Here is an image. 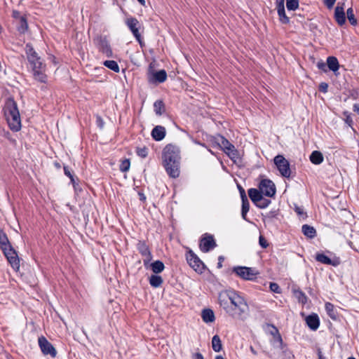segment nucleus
Here are the masks:
<instances>
[{
  "label": "nucleus",
  "instance_id": "obj_60",
  "mask_svg": "<svg viewBox=\"0 0 359 359\" xmlns=\"http://www.w3.org/2000/svg\"><path fill=\"white\" fill-rule=\"evenodd\" d=\"M215 359H225L222 355H217L215 357Z\"/></svg>",
  "mask_w": 359,
  "mask_h": 359
},
{
  "label": "nucleus",
  "instance_id": "obj_42",
  "mask_svg": "<svg viewBox=\"0 0 359 359\" xmlns=\"http://www.w3.org/2000/svg\"><path fill=\"white\" fill-rule=\"evenodd\" d=\"M9 243H10L6 235L1 230H0V245L4 246Z\"/></svg>",
  "mask_w": 359,
  "mask_h": 359
},
{
  "label": "nucleus",
  "instance_id": "obj_16",
  "mask_svg": "<svg viewBox=\"0 0 359 359\" xmlns=\"http://www.w3.org/2000/svg\"><path fill=\"white\" fill-rule=\"evenodd\" d=\"M151 135L156 141L162 140L165 135V128L161 126H156L151 131Z\"/></svg>",
  "mask_w": 359,
  "mask_h": 359
},
{
  "label": "nucleus",
  "instance_id": "obj_41",
  "mask_svg": "<svg viewBox=\"0 0 359 359\" xmlns=\"http://www.w3.org/2000/svg\"><path fill=\"white\" fill-rule=\"evenodd\" d=\"M28 25L25 19L22 17L20 20V25L18 27L19 32L24 33L27 29Z\"/></svg>",
  "mask_w": 359,
  "mask_h": 359
},
{
  "label": "nucleus",
  "instance_id": "obj_19",
  "mask_svg": "<svg viewBox=\"0 0 359 359\" xmlns=\"http://www.w3.org/2000/svg\"><path fill=\"white\" fill-rule=\"evenodd\" d=\"M216 245L213 236L205 233L201 240L200 247H214Z\"/></svg>",
  "mask_w": 359,
  "mask_h": 359
},
{
  "label": "nucleus",
  "instance_id": "obj_7",
  "mask_svg": "<svg viewBox=\"0 0 359 359\" xmlns=\"http://www.w3.org/2000/svg\"><path fill=\"white\" fill-rule=\"evenodd\" d=\"M2 252L14 271L20 269V257L15 248H1Z\"/></svg>",
  "mask_w": 359,
  "mask_h": 359
},
{
  "label": "nucleus",
  "instance_id": "obj_44",
  "mask_svg": "<svg viewBox=\"0 0 359 359\" xmlns=\"http://www.w3.org/2000/svg\"><path fill=\"white\" fill-rule=\"evenodd\" d=\"M270 290L277 294L281 293V289L280 286L276 283H270L269 285Z\"/></svg>",
  "mask_w": 359,
  "mask_h": 359
},
{
  "label": "nucleus",
  "instance_id": "obj_39",
  "mask_svg": "<svg viewBox=\"0 0 359 359\" xmlns=\"http://www.w3.org/2000/svg\"><path fill=\"white\" fill-rule=\"evenodd\" d=\"M271 201L269 200L264 198L262 196L255 205L259 208H265L269 205Z\"/></svg>",
  "mask_w": 359,
  "mask_h": 359
},
{
  "label": "nucleus",
  "instance_id": "obj_57",
  "mask_svg": "<svg viewBox=\"0 0 359 359\" xmlns=\"http://www.w3.org/2000/svg\"><path fill=\"white\" fill-rule=\"evenodd\" d=\"M203 252H208L212 248H201Z\"/></svg>",
  "mask_w": 359,
  "mask_h": 359
},
{
  "label": "nucleus",
  "instance_id": "obj_49",
  "mask_svg": "<svg viewBox=\"0 0 359 359\" xmlns=\"http://www.w3.org/2000/svg\"><path fill=\"white\" fill-rule=\"evenodd\" d=\"M97 124L100 128H102L104 126V121L100 116L97 117Z\"/></svg>",
  "mask_w": 359,
  "mask_h": 359
},
{
  "label": "nucleus",
  "instance_id": "obj_28",
  "mask_svg": "<svg viewBox=\"0 0 359 359\" xmlns=\"http://www.w3.org/2000/svg\"><path fill=\"white\" fill-rule=\"evenodd\" d=\"M212 347L215 352H219L222 348V341L217 334L212 338Z\"/></svg>",
  "mask_w": 359,
  "mask_h": 359
},
{
  "label": "nucleus",
  "instance_id": "obj_17",
  "mask_svg": "<svg viewBox=\"0 0 359 359\" xmlns=\"http://www.w3.org/2000/svg\"><path fill=\"white\" fill-rule=\"evenodd\" d=\"M167 79V74L165 70H160L155 72L152 74L151 77L149 79L150 81H156L158 83H163Z\"/></svg>",
  "mask_w": 359,
  "mask_h": 359
},
{
  "label": "nucleus",
  "instance_id": "obj_9",
  "mask_svg": "<svg viewBox=\"0 0 359 359\" xmlns=\"http://www.w3.org/2000/svg\"><path fill=\"white\" fill-rule=\"evenodd\" d=\"M38 342L43 354L50 355L53 358L56 357L57 351L55 348L45 337L41 336L39 337Z\"/></svg>",
  "mask_w": 359,
  "mask_h": 359
},
{
  "label": "nucleus",
  "instance_id": "obj_3",
  "mask_svg": "<svg viewBox=\"0 0 359 359\" xmlns=\"http://www.w3.org/2000/svg\"><path fill=\"white\" fill-rule=\"evenodd\" d=\"M26 53L32 68L35 79L41 82H46V65L43 64L41 57L38 56L33 47L29 44L26 46Z\"/></svg>",
  "mask_w": 359,
  "mask_h": 359
},
{
  "label": "nucleus",
  "instance_id": "obj_56",
  "mask_svg": "<svg viewBox=\"0 0 359 359\" xmlns=\"http://www.w3.org/2000/svg\"><path fill=\"white\" fill-rule=\"evenodd\" d=\"M250 349L253 355H257V352L255 350V348L252 346H250Z\"/></svg>",
  "mask_w": 359,
  "mask_h": 359
},
{
  "label": "nucleus",
  "instance_id": "obj_62",
  "mask_svg": "<svg viewBox=\"0 0 359 359\" xmlns=\"http://www.w3.org/2000/svg\"><path fill=\"white\" fill-rule=\"evenodd\" d=\"M273 331L271 332V334L274 337L275 330L273 328Z\"/></svg>",
  "mask_w": 359,
  "mask_h": 359
},
{
  "label": "nucleus",
  "instance_id": "obj_6",
  "mask_svg": "<svg viewBox=\"0 0 359 359\" xmlns=\"http://www.w3.org/2000/svg\"><path fill=\"white\" fill-rule=\"evenodd\" d=\"M187 263L196 272L203 273L205 269V266L200 258L189 249L186 254Z\"/></svg>",
  "mask_w": 359,
  "mask_h": 359
},
{
  "label": "nucleus",
  "instance_id": "obj_11",
  "mask_svg": "<svg viewBox=\"0 0 359 359\" xmlns=\"http://www.w3.org/2000/svg\"><path fill=\"white\" fill-rule=\"evenodd\" d=\"M315 259L322 264L333 266H337L341 264V259L339 257L334 256L332 258H330L323 252L316 253Z\"/></svg>",
  "mask_w": 359,
  "mask_h": 359
},
{
  "label": "nucleus",
  "instance_id": "obj_23",
  "mask_svg": "<svg viewBox=\"0 0 359 359\" xmlns=\"http://www.w3.org/2000/svg\"><path fill=\"white\" fill-rule=\"evenodd\" d=\"M150 268L154 273L158 274L164 270L165 265L163 262L156 260L150 264Z\"/></svg>",
  "mask_w": 359,
  "mask_h": 359
},
{
  "label": "nucleus",
  "instance_id": "obj_30",
  "mask_svg": "<svg viewBox=\"0 0 359 359\" xmlns=\"http://www.w3.org/2000/svg\"><path fill=\"white\" fill-rule=\"evenodd\" d=\"M104 65L115 72H119L118 65L114 60H106L104 62Z\"/></svg>",
  "mask_w": 359,
  "mask_h": 359
},
{
  "label": "nucleus",
  "instance_id": "obj_1",
  "mask_svg": "<svg viewBox=\"0 0 359 359\" xmlns=\"http://www.w3.org/2000/svg\"><path fill=\"white\" fill-rule=\"evenodd\" d=\"M218 302L226 313L235 319H243L248 310L244 297L233 290L221 291L218 294Z\"/></svg>",
  "mask_w": 359,
  "mask_h": 359
},
{
  "label": "nucleus",
  "instance_id": "obj_25",
  "mask_svg": "<svg viewBox=\"0 0 359 359\" xmlns=\"http://www.w3.org/2000/svg\"><path fill=\"white\" fill-rule=\"evenodd\" d=\"M327 65L329 69L334 72H337L339 69V65L338 60L335 57H328L327 59Z\"/></svg>",
  "mask_w": 359,
  "mask_h": 359
},
{
  "label": "nucleus",
  "instance_id": "obj_5",
  "mask_svg": "<svg viewBox=\"0 0 359 359\" xmlns=\"http://www.w3.org/2000/svg\"><path fill=\"white\" fill-rule=\"evenodd\" d=\"M232 272L238 277L247 280H252L256 278L259 272L253 268L237 266L232 269Z\"/></svg>",
  "mask_w": 359,
  "mask_h": 359
},
{
  "label": "nucleus",
  "instance_id": "obj_13",
  "mask_svg": "<svg viewBox=\"0 0 359 359\" xmlns=\"http://www.w3.org/2000/svg\"><path fill=\"white\" fill-rule=\"evenodd\" d=\"M276 8L277 10L280 21L283 24H287L290 22V19L285 14V0H276Z\"/></svg>",
  "mask_w": 359,
  "mask_h": 359
},
{
  "label": "nucleus",
  "instance_id": "obj_10",
  "mask_svg": "<svg viewBox=\"0 0 359 359\" xmlns=\"http://www.w3.org/2000/svg\"><path fill=\"white\" fill-rule=\"evenodd\" d=\"M261 193L266 196L272 197L276 194V187L273 182L269 180H263L259 186Z\"/></svg>",
  "mask_w": 359,
  "mask_h": 359
},
{
  "label": "nucleus",
  "instance_id": "obj_33",
  "mask_svg": "<svg viewBox=\"0 0 359 359\" xmlns=\"http://www.w3.org/2000/svg\"><path fill=\"white\" fill-rule=\"evenodd\" d=\"M272 327L275 330V334H274V337H273L274 343L278 344V346L280 348H283V341L281 335L280 334L279 331L276 327H275L274 325H272Z\"/></svg>",
  "mask_w": 359,
  "mask_h": 359
},
{
  "label": "nucleus",
  "instance_id": "obj_22",
  "mask_svg": "<svg viewBox=\"0 0 359 359\" xmlns=\"http://www.w3.org/2000/svg\"><path fill=\"white\" fill-rule=\"evenodd\" d=\"M325 307L329 317L333 320H337L338 315L337 311L334 309V305L330 302H327L325 303Z\"/></svg>",
  "mask_w": 359,
  "mask_h": 359
},
{
  "label": "nucleus",
  "instance_id": "obj_29",
  "mask_svg": "<svg viewBox=\"0 0 359 359\" xmlns=\"http://www.w3.org/2000/svg\"><path fill=\"white\" fill-rule=\"evenodd\" d=\"M303 233L309 238H313L316 236V229L309 225L304 224L302 226Z\"/></svg>",
  "mask_w": 359,
  "mask_h": 359
},
{
  "label": "nucleus",
  "instance_id": "obj_52",
  "mask_svg": "<svg viewBox=\"0 0 359 359\" xmlns=\"http://www.w3.org/2000/svg\"><path fill=\"white\" fill-rule=\"evenodd\" d=\"M295 211L299 215H303L304 214L303 210L299 207H296Z\"/></svg>",
  "mask_w": 359,
  "mask_h": 359
},
{
  "label": "nucleus",
  "instance_id": "obj_2",
  "mask_svg": "<svg viewBox=\"0 0 359 359\" xmlns=\"http://www.w3.org/2000/svg\"><path fill=\"white\" fill-rule=\"evenodd\" d=\"M180 149L172 144L166 145L163 150V163L168 174L173 177L180 175Z\"/></svg>",
  "mask_w": 359,
  "mask_h": 359
},
{
  "label": "nucleus",
  "instance_id": "obj_64",
  "mask_svg": "<svg viewBox=\"0 0 359 359\" xmlns=\"http://www.w3.org/2000/svg\"><path fill=\"white\" fill-rule=\"evenodd\" d=\"M141 199L144 200V199H145V197L142 195V196H141Z\"/></svg>",
  "mask_w": 359,
  "mask_h": 359
},
{
  "label": "nucleus",
  "instance_id": "obj_14",
  "mask_svg": "<svg viewBox=\"0 0 359 359\" xmlns=\"http://www.w3.org/2000/svg\"><path fill=\"white\" fill-rule=\"evenodd\" d=\"M334 18L339 25L341 26L346 22V15L344 13V3H338L334 11Z\"/></svg>",
  "mask_w": 359,
  "mask_h": 359
},
{
  "label": "nucleus",
  "instance_id": "obj_46",
  "mask_svg": "<svg viewBox=\"0 0 359 359\" xmlns=\"http://www.w3.org/2000/svg\"><path fill=\"white\" fill-rule=\"evenodd\" d=\"M64 172H65V174L70 178L72 182L74 183V178L73 175L71 174V172L69 170L67 167H66V166L64 167Z\"/></svg>",
  "mask_w": 359,
  "mask_h": 359
},
{
  "label": "nucleus",
  "instance_id": "obj_45",
  "mask_svg": "<svg viewBox=\"0 0 359 359\" xmlns=\"http://www.w3.org/2000/svg\"><path fill=\"white\" fill-rule=\"evenodd\" d=\"M336 0H323V3L328 8H332Z\"/></svg>",
  "mask_w": 359,
  "mask_h": 359
},
{
  "label": "nucleus",
  "instance_id": "obj_58",
  "mask_svg": "<svg viewBox=\"0 0 359 359\" xmlns=\"http://www.w3.org/2000/svg\"><path fill=\"white\" fill-rule=\"evenodd\" d=\"M354 111H357L359 114V105H354Z\"/></svg>",
  "mask_w": 359,
  "mask_h": 359
},
{
  "label": "nucleus",
  "instance_id": "obj_27",
  "mask_svg": "<svg viewBox=\"0 0 359 359\" xmlns=\"http://www.w3.org/2000/svg\"><path fill=\"white\" fill-rule=\"evenodd\" d=\"M248 195L252 201L255 204H256L262 197V194L261 193V191H258L256 189H250L248 190Z\"/></svg>",
  "mask_w": 359,
  "mask_h": 359
},
{
  "label": "nucleus",
  "instance_id": "obj_35",
  "mask_svg": "<svg viewBox=\"0 0 359 359\" xmlns=\"http://www.w3.org/2000/svg\"><path fill=\"white\" fill-rule=\"evenodd\" d=\"M224 151L228 154V156L234 159L237 158V151L235 149V147L231 143L230 146L228 147Z\"/></svg>",
  "mask_w": 359,
  "mask_h": 359
},
{
  "label": "nucleus",
  "instance_id": "obj_51",
  "mask_svg": "<svg viewBox=\"0 0 359 359\" xmlns=\"http://www.w3.org/2000/svg\"><path fill=\"white\" fill-rule=\"evenodd\" d=\"M192 359H204V358L201 353H196L193 355Z\"/></svg>",
  "mask_w": 359,
  "mask_h": 359
},
{
  "label": "nucleus",
  "instance_id": "obj_36",
  "mask_svg": "<svg viewBox=\"0 0 359 359\" xmlns=\"http://www.w3.org/2000/svg\"><path fill=\"white\" fill-rule=\"evenodd\" d=\"M286 6L289 11H294L299 6L298 0H286Z\"/></svg>",
  "mask_w": 359,
  "mask_h": 359
},
{
  "label": "nucleus",
  "instance_id": "obj_15",
  "mask_svg": "<svg viewBox=\"0 0 359 359\" xmlns=\"http://www.w3.org/2000/svg\"><path fill=\"white\" fill-rule=\"evenodd\" d=\"M306 323L311 330H316L320 326V319L316 313L309 315L306 318Z\"/></svg>",
  "mask_w": 359,
  "mask_h": 359
},
{
  "label": "nucleus",
  "instance_id": "obj_32",
  "mask_svg": "<svg viewBox=\"0 0 359 359\" xmlns=\"http://www.w3.org/2000/svg\"><path fill=\"white\" fill-rule=\"evenodd\" d=\"M347 18L349 20L350 23L352 25H356L358 24V20L355 17L353 9L352 8H349L346 11Z\"/></svg>",
  "mask_w": 359,
  "mask_h": 359
},
{
  "label": "nucleus",
  "instance_id": "obj_26",
  "mask_svg": "<svg viewBox=\"0 0 359 359\" xmlns=\"http://www.w3.org/2000/svg\"><path fill=\"white\" fill-rule=\"evenodd\" d=\"M100 50L107 57H110L112 56V50L107 41H105V40L101 41V43L100 45Z\"/></svg>",
  "mask_w": 359,
  "mask_h": 359
},
{
  "label": "nucleus",
  "instance_id": "obj_8",
  "mask_svg": "<svg viewBox=\"0 0 359 359\" xmlns=\"http://www.w3.org/2000/svg\"><path fill=\"white\" fill-rule=\"evenodd\" d=\"M274 163L280 175L285 177H289L291 174L290 163L283 156L278 155L274 158Z\"/></svg>",
  "mask_w": 359,
  "mask_h": 359
},
{
  "label": "nucleus",
  "instance_id": "obj_50",
  "mask_svg": "<svg viewBox=\"0 0 359 359\" xmlns=\"http://www.w3.org/2000/svg\"><path fill=\"white\" fill-rule=\"evenodd\" d=\"M317 67L320 69H322L323 71H326V65L323 62H318L317 64Z\"/></svg>",
  "mask_w": 359,
  "mask_h": 359
},
{
  "label": "nucleus",
  "instance_id": "obj_18",
  "mask_svg": "<svg viewBox=\"0 0 359 359\" xmlns=\"http://www.w3.org/2000/svg\"><path fill=\"white\" fill-rule=\"evenodd\" d=\"M201 317L203 320L206 323H212L215 320V313L210 309H204L202 311Z\"/></svg>",
  "mask_w": 359,
  "mask_h": 359
},
{
  "label": "nucleus",
  "instance_id": "obj_55",
  "mask_svg": "<svg viewBox=\"0 0 359 359\" xmlns=\"http://www.w3.org/2000/svg\"><path fill=\"white\" fill-rule=\"evenodd\" d=\"M318 359H325V357L323 355V353L320 349L318 351Z\"/></svg>",
  "mask_w": 359,
  "mask_h": 359
},
{
  "label": "nucleus",
  "instance_id": "obj_59",
  "mask_svg": "<svg viewBox=\"0 0 359 359\" xmlns=\"http://www.w3.org/2000/svg\"><path fill=\"white\" fill-rule=\"evenodd\" d=\"M139 1V3L142 5V6H144L145 5V1L144 0H137Z\"/></svg>",
  "mask_w": 359,
  "mask_h": 359
},
{
  "label": "nucleus",
  "instance_id": "obj_40",
  "mask_svg": "<svg viewBox=\"0 0 359 359\" xmlns=\"http://www.w3.org/2000/svg\"><path fill=\"white\" fill-rule=\"evenodd\" d=\"M218 141L219 145L224 151L231 144V143L223 137H221Z\"/></svg>",
  "mask_w": 359,
  "mask_h": 359
},
{
  "label": "nucleus",
  "instance_id": "obj_34",
  "mask_svg": "<svg viewBox=\"0 0 359 359\" xmlns=\"http://www.w3.org/2000/svg\"><path fill=\"white\" fill-rule=\"evenodd\" d=\"M154 107V111L157 115H161L164 111V104L162 101L157 100L155 102Z\"/></svg>",
  "mask_w": 359,
  "mask_h": 359
},
{
  "label": "nucleus",
  "instance_id": "obj_31",
  "mask_svg": "<svg viewBox=\"0 0 359 359\" xmlns=\"http://www.w3.org/2000/svg\"><path fill=\"white\" fill-rule=\"evenodd\" d=\"M294 295L296 298L298 299L299 302L302 304H306L307 302V297L302 290H295Z\"/></svg>",
  "mask_w": 359,
  "mask_h": 359
},
{
  "label": "nucleus",
  "instance_id": "obj_43",
  "mask_svg": "<svg viewBox=\"0 0 359 359\" xmlns=\"http://www.w3.org/2000/svg\"><path fill=\"white\" fill-rule=\"evenodd\" d=\"M137 154L139 156L142 158H145L148 155V149L145 147L142 148H137Z\"/></svg>",
  "mask_w": 359,
  "mask_h": 359
},
{
  "label": "nucleus",
  "instance_id": "obj_53",
  "mask_svg": "<svg viewBox=\"0 0 359 359\" xmlns=\"http://www.w3.org/2000/svg\"><path fill=\"white\" fill-rule=\"evenodd\" d=\"M346 122L349 126H351V124H352V123H353V121H352L351 118L349 116H346Z\"/></svg>",
  "mask_w": 359,
  "mask_h": 359
},
{
  "label": "nucleus",
  "instance_id": "obj_47",
  "mask_svg": "<svg viewBox=\"0 0 359 359\" xmlns=\"http://www.w3.org/2000/svg\"><path fill=\"white\" fill-rule=\"evenodd\" d=\"M328 85L326 83H321L319 86V90L323 93H326L327 91Z\"/></svg>",
  "mask_w": 359,
  "mask_h": 359
},
{
  "label": "nucleus",
  "instance_id": "obj_20",
  "mask_svg": "<svg viewBox=\"0 0 359 359\" xmlns=\"http://www.w3.org/2000/svg\"><path fill=\"white\" fill-rule=\"evenodd\" d=\"M149 284L154 288H158L163 283V279L161 276L158 274H152L149 278Z\"/></svg>",
  "mask_w": 359,
  "mask_h": 359
},
{
  "label": "nucleus",
  "instance_id": "obj_12",
  "mask_svg": "<svg viewBox=\"0 0 359 359\" xmlns=\"http://www.w3.org/2000/svg\"><path fill=\"white\" fill-rule=\"evenodd\" d=\"M126 23L129 27L130 30L133 34L134 36L136 39L141 43V35L139 32V29L140 27V24L139 21L134 18H127L126 20Z\"/></svg>",
  "mask_w": 359,
  "mask_h": 359
},
{
  "label": "nucleus",
  "instance_id": "obj_21",
  "mask_svg": "<svg viewBox=\"0 0 359 359\" xmlns=\"http://www.w3.org/2000/svg\"><path fill=\"white\" fill-rule=\"evenodd\" d=\"M310 161L315 165H319L323 163L324 157L323 154L319 151H313L310 155Z\"/></svg>",
  "mask_w": 359,
  "mask_h": 359
},
{
  "label": "nucleus",
  "instance_id": "obj_37",
  "mask_svg": "<svg viewBox=\"0 0 359 359\" xmlns=\"http://www.w3.org/2000/svg\"><path fill=\"white\" fill-rule=\"evenodd\" d=\"M130 162L128 159L126 158L121 161L120 164V170L121 172H127L129 170Z\"/></svg>",
  "mask_w": 359,
  "mask_h": 359
},
{
  "label": "nucleus",
  "instance_id": "obj_4",
  "mask_svg": "<svg viewBox=\"0 0 359 359\" xmlns=\"http://www.w3.org/2000/svg\"><path fill=\"white\" fill-rule=\"evenodd\" d=\"M4 112L10 128L14 131L20 130L21 128L20 113L17 104L13 100L9 99L6 102Z\"/></svg>",
  "mask_w": 359,
  "mask_h": 359
},
{
  "label": "nucleus",
  "instance_id": "obj_24",
  "mask_svg": "<svg viewBox=\"0 0 359 359\" xmlns=\"http://www.w3.org/2000/svg\"><path fill=\"white\" fill-rule=\"evenodd\" d=\"M140 253L144 257L143 263L144 266H147V265L150 263L152 259V255L149 250V248H140Z\"/></svg>",
  "mask_w": 359,
  "mask_h": 359
},
{
  "label": "nucleus",
  "instance_id": "obj_63",
  "mask_svg": "<svg viewBox=\"0 0 359 359\" xmlns=\"http://www.w3.org/2000/svg\"><path fill=\"white\" fill-rule=\"evenodd\" d=\"M347 359H355L354 357H349Z\"/></svg>",
  "mask_w": 359,
  "mask_h": 359
},
{
  "label": "nucleus",
  "instance_id": "obj_38",
  "mask_svg": "<svg viewBox=\"0 0 359 359\" xmlns=\"http://www.w3.org/2000/svg\"><path fill=\"white\" fill-rule=\"evenodd\" d=\"M250 204L248 200L242 201V217L245 219V215L249 211Z\"/></svg>",
  "mask_w": 359,
  "mask_h": 359
},
{
  "label": "nucleus",
  "instance_id": "obj_54",
  "mask_svg": "<svg viewBox=\"0 0 359 359\" xmlns=\"http://www.w3.org/2000/svg\"><path fill=\"white\" fill-rule=\"evenodd\" d=\"M241 196L242 201L248 200L244 190H243V192L241 193Z\"/></svg>",
  "mask_w": 359,
  "mask_h": 359
},
{
  "label": "nucleus",
  "instance_id": "obj_61",
  "mask_svg": "<svg viewBox=\"0 0 359 359\" xmlns=\"http://www.w3.org/2000/svg\"><path fill=\"white\" fill-rule=\"evenodd\" d=\"M55 166L58 168H60V165L58 163H55Z\"/></svg>",
  "mask_w": 359,
  "mask_h": 359
},
{
  "label": "nucleus",
  "instance_id": "obj_48",
  "mask_svg": "<svg viewBox=\"0 0 359 359\" xmlns=\"http://www.w3.org/2000/svg\"><path fill=\"white\" fill-rule=\"evenodd\" d=\"M259 242L262 247H267L268 245L266 240L262 236L259 237Z\"/></svg>",
  "mask_w": 359,
  "mask_h": 359
}]
</instances>
